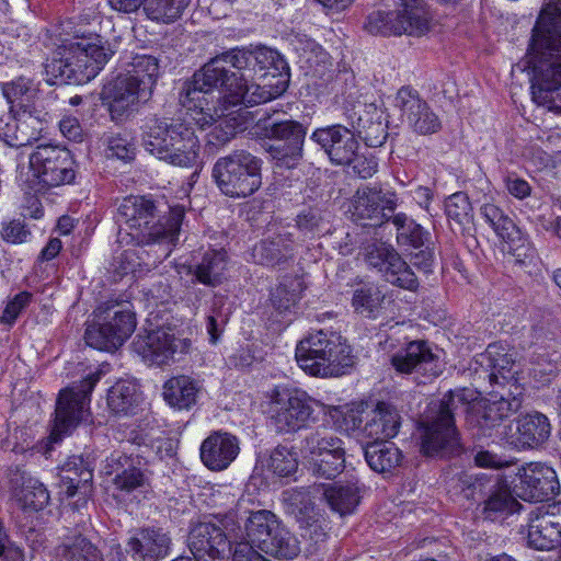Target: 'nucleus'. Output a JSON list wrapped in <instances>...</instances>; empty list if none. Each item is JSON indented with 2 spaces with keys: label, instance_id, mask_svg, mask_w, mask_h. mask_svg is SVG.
Masks as SVG:
<instances>
[{
  "label": "nucleus",
  "instance_id": "obj_49",
  "mask_svg": "<svg viewBox=\"0 0 561 561\" xmlns=\"http://www.w3.org/2000/svg\"><path fill=\"white\" fill-rule=\"evenodd\" d=\"M260 550L276 559L291 560L301 549L297 537L285 526L274 534L273 539H267Z\"/></svg>",
  "mask_w": 561,
  "mask_h": 561
},
{
  "label": "nucleus",
  "instance_id": "obj_64",
  "mask_svg": "<svg viewBox=\"0 0 561 561\" xmlns=\"http://www.w3.org/2000/svg\"><path fill=\"white\" fill-rule=\"evenodd\" d=\"M259 359H261V356L257 355L255 347L253 345H245L237 348L233 354L228 357L227 364L237 369H245L251 367Z\"/></svg>",
  "mask_w": 561,
  "mask_h": 561
},
{
  "label": "nucleus",
  "instance_id": "obj_36",
  "mask_svg": "<svg viewBox=\"0 0 561 561\" xmlns=\"http://www.w3.org/2000/svg\"><path fill=\"white\" fill-rule=\"evenodd\" d=\"M192 268H194L195 280H221V278L233 277L230 274L232 264L224 248L208 249L198 263L188 266V272Z\"/></svg>",
  "mask_w": 561,
  "mask_h": 561
},
{
  "label": "nucleus",
  "instance_id": "obj_43",
  "mask_svg": "<svg viewBox=\"0 0 561 561\" xmlns=\"http://www.w3.org/2000/svg\"><path fill=\"white\" fill-rule=\"evenodd\" d=\"M141 400L136 382L121 379L107 392V405L117 415L133 414Z\"/></svg>",
  "mask_w": 561,
  "mask_h": 561
},
{
  "label": "nucleus",
  "instance_id": "obj_40",
  "mask_svg": "<svg viewBox=\"0 0 561 561\" xmlns=\"http://www.w3.org/2000/svg\"><path fill=\"white\" fill-rule=\"evenodd\" d=\"M481 505V516L491 522L504 519L522 507L518 501L511 494L510 490L501 485L499 481Z\"/></svg>",
  "mask_w": 561,
  "mask_h": 561
},
{
  "label": "nucleus",
  "instance_id": "obj_55",
  "mask_svg": "<svg viewBox=\"0 0 561 561\" xmlns=\"http://www.w3.org/2000/svg\"><path fill=\"white\" fill-rule=\"evenodd\" d=\"M364 27L373 35L390 36L400 35L402 25L397 21L396 10H376L367 15Z\"/></svg>",
  "mask_w": 561,
  "mask_h": 561
},
{
  "label": "nucleus",
  "instance_id": "obj_54",
  "mask_svg": "<svg viewBox=\"0 0 561 561\" xmlns=\"http://www.w3.org/2000/svg\"><path fill=\"white\" fill-rule=\"evenodd\" d=\"M445 214L449 220L463 228L473 220V208L465 192H456L445 199Z\"/></svg>",
  "mask_w": 561,
  "mask_h": 561
},
{
  "label": "nucleus",
  "instance_id": "obj_28",
  "mask_svg": "<svg viewBox=\"0 0 561 561\" xmlns=\"http://www.w3.org/2000/svg\"><path fill=\"white\" fill-rule=\"evenodd\" d=\"M239 50L250 55L247 69L252 65L254 67L257 66L260 70H266L265 76L268 75L277 78V81L271 84V89H266L273 93L272 100L286 91L289 83L290 69L285 58L277 50L267 47L257 48L256 50L242 47Z\"/></svg>",
  "mask_w": 561,
  "mask_h": 561
},
{
  "label": "nucleus",
  "instance_id": "obj_53",
  "mask_svg": "<svg viewBox=\"0 0 561 561\" xmlns=\"http://www.w3.org/2000/svg\"><path fill=\"white\" fill-rule=\"evenodd\" d=\"M299 528L309 553H316L321 550L329 538V523L322 515L316 516L311 520H306V523L299 525Z\"/></svg>",
  "mask_w": 561,
  "mask_h": 561
},
{
  "label": "nucleus",
  "instance_id": "obj_25",
  "mask_svg": "<svg viewBox=\"0 0 561 561\" xmlns=\"http://www.w3.org/2000/svg\"><path fill=\"white\" fill-rule=\"evenodd\" d=\"M172 539L161 527L138 528L126 543V552L135 561H161L170 554Z\"/></svg>",
  "mask_w": 561,
  "mask_h": 561
},
{
  "label": "nucleus",
  "instance_id": "obj_56",
  "mask_svg": "<svg viewBox=\"0 0 561 561\" xmlns=\"http://www.w3.org/2000/svg\"><path fill=\"white\" fill-rule=\"evenodd\" d=\"M268 468L280 478L291 477L298 469L296 453L285 446H277L270 456Z\"/></svg>",
  "mask_w": 561,
  "mask_h": 561
},
{
  "label": "nucleus",
  "instance_id": "obj_46",
  "mask_svg": "<svg viewBox=\"0 0 561 561\" xmlns=\"http://www.w3.org/2000/svg\"><path fill=\"white\" fill-rule=\"evenodd\" d=\"M57 556L60 561H104L100 549L82 535L67 538L57 547Z\"/></svg>",
  "mask_w": 561,
  "mask_h": 561
},
{
  "label": "nucleus",
  "instance_id": "obj_14",
  "mask_svg": "<svg viewBox=\"0 0 561 561\" xmlns=\"http://www.w3.org/2000/svg\"><path fill=\"white\" fill-rule=\"evenodd\" d=\"M271 115L265 112L259 118L256 126L262 129L264 137L278 140L280 144L270 145L266 149L274 160L287 168L296 167L304 157V144L307 128L299 122L285 119L270 122Z\"/></svg>",
  "mask_w": 561,
  "mask_h": 561
},
{
  "label": "nucleus",
  "instance_id": "obj_60",
  "mask_svg": "<svg viewBox=\"0 0 561 561\" xmlns=\"http://www.w3.org/2000/svg\"><path fill=\"white\" fill-rule=\"evenodd\" d=\"M106 156L122 161H131L136 154L135 145L122 135H114L107 138Z\"/></svg>",
  "mask_w": 561,
  "mask_h": 561
},
{
  "label": "nucleus",
  "instance_id": "obj_8",
  "mask_svg": "<svg viewBox=\"0 0 561 561\" xmlns=\"http://www.w3.org/2000/svg\"><path fill=\"white\" fill-rule=\"evenodd\" d=\"M262 164L261 158L248 150L237 149L215 162L211 178L224 195L245 198L262 185Z\"/></svg>",
  "mask_w": 561,
  "mask_h": 561
},
{
  "label": "nucleus",
  "instance_id": "obj_13",
  "mask_svg": "<svg viewBox=\"0 0 561 561\" xmlns=\"http://www.w3.org/2000/svg\"><path fill=\"white\" fill-rule=\"evenodd\" d=\"M101 375V371L89 374L79 385L60 390L49 436L53 443L60 442L80 424L84 410L90 404V394L100 381Z\"/></svg>",
  "mask_w": 561,
  "mask_h": 561
},
{
  "label": "nucleus",
  "instance_id": "obj_30",
  "mask_svg": "<svg viewBox=\"0 0 561 561\" xmlns=\"http://www.w3.org/2000/svg\"><path fill=\"white\" fill-rule=\"evenodd\" d=\"M474 380H486L491 387L501 380L514 379L517 371L513 370L515 360L508 353H501L496 345H489L486 351L479 354L474 359Z\"/></svg>",
  "mask_w": 561,
  "mask_h": 561
},
{
  "label": "nucleus",
  "instance_id": "obj_57",
  "mask_svg": "<svg viewBox=\"0 0 561 561\" xmlns=\"http://www.w3.org/2000/svg\"><path fill=\"white\" fill-rule=\"evenodd\" d=\"M2 93L11 107L19 108L21 103H30L32 96L36 93L32 81L24 77H20L11 82L3 83Z\"/></svg>",
  "mask_w": 561,
  "mask_h": 561
},
{
  "label": "nucleus",
  "instance_id": "obj_23",
  "mask_svg": "<svg viewBox=\"0 0 561 561\" xmlns=\"http://www.w3.org/2000/svg\"><path fill=\"white\" fill-rule=\"evenodd\" d=\"M548 417L539 412L519 416L503 427L502 440L518 450L533 449L543 445L550 437Z\"/></svg>",
  "mask_w": 561,
  "mask_h": 561
},
{
  "label": "nucleus",
  "instance_id": "obj_37",
  "mask_svg": "<svg viewBox=\"0 0 561 561\" xmlns=\"http://www.w3.org/2000/svg\"><path fill=\"white\" fill-rule=\"evenodd\" d=\"M392 301L375 283H367L356 289L352 298L354 311L365 318L376 319L382 314L386 305Z\"/></svg>",
  "mask_w": 561,
  "mask_h": 561
},
{
  "label": "nucleus",
  "instance_id": "obj_32",
  "mask_svg": "<svg viewBox=\"0 0 561 561\" xmlns=\"http://www.w3.org/2000/svg\"><path fill=\"white\" fill-rule=\"evenodd\" d=\"M295 237L289 231L279 232L253 247L252 257L256 264L277 266L294 257Z\"/></svg>",
  "mask_w": 561,
  "mask_h": 561
},
{
  "label": "nucleus",
  "instance_id": "obj_48",
  "mask_svg": "<svg viewBox=\"0 0 561 561\" xmlns=\"http://www.w3.org/2000/svg\"><path fill=\"white\" fill-rule=\"evenodd\" d=\"M130 66L131 69L126 75L141 84L145 95H152L157 79L160 76L158 58L151 55H136Z\"/></svg>",
  "mask_w": 561,
  "mask_h": 561
},
{
  "label": "nucleus",
  "instance_id": "obj_7",
  "mask_svg": "<svg viewBox=\"0 0 561 561\" xmlns=\"http://www.w3.org/2000/svg\"><path fill=\"white\" fill-rule=\"evenodd\" d=\"M295 358L305 373L314 377L341 376L353 365L345 340L327 330L311 332L299 341Z\"/></svg>",
  "mask_w": 561,
  "mask_h": 561
},
{
  "label": "nucleus",
  "instance_id": "obj_61",
  "mask_svg": "<svg viewBox=\"0 0 561 561\" xmlns=\"http://www.w3.org/2000/svg\"><path fill=\"white\" fill-rule=\"evenodd\" d=\"M491 393L496 396L499 401H503L505 403H518V410L522 408L523 403V387L517 382L516 377L514 376L513 380L501 382H495Z\"/></svg>",
  "mask_w": 561,
  "mask_h": 561
},
{
  "label": "nucleus",
  "instance_id": "obj_19",
  "mask_svg": "<svg viewBox=\"0 0 561 561\" xmlns=\"http://www.w3.org/2000/svg\"><path fill=\"white\" fill-rule=\"evenodd\" d=\"M514 491L524 501L543 502L559 493L560 483L552 467L541 462H529L518 469Z\"/></svg>",
  "mask_w": 561,
  "mask_h": 561
},
{
  "label": "nucleus",
  "instance_id": "obj_27",
  "mask_svg": "<svg viewBox=\"0 0 561 561\" xmlns=\"http://www.w3.org/2000/svg\"><path fill=\"white\" fill-rule=\"evenodd\" d=\"M240 453L239 439L227 432H213L199 448L201 460L211 471L226 470Z\"/></svg>",
  "mask_w": 561,
  "mask_h": 561
},
{
  "label": "nucleus",
  "instance_id": "obj_21",
  "mask_svg": "<svg viewBox=\"0 0 561 561\" xmlns=\"http://www.w3.org/2000/svg\"><path fill=\"white\" fill-rule=\"evenodd\" d=\"M108 102L112 121L122 123L134 114L140 103L147 102L151 95H145L141 84L126 73H119L108 81L102 91Z\"/></svg>",
  "mask_w": 561,
  "mask_h": 561
},
{
  "label": "nucleus",
  "instance_id": "obj_38",
  "mask_svg": "<svg viewBox=\"0 0 561 561\" xmlns=\"http://www.w3.org/2000/svg\"><path fill=\"white\" fill-rule=\"evenodd\" d=\"M364 456L371 470L385 473L400 466L401 450L388 440H373L364 446Z\"/></svg>",
  "mask_w": 561,
  "mask_h": 561
},
{
  "label": "nucleus",
  "instance_id": "obj_34",
  "mask_svg": "<svg viewBox=\"0 0 561 561\" xmlns=\"http://www.w3.org/2000/svg\"><path fill=\"white\" fill-rule=\"evenodd\" d=\"M480 215L495 234L508 244L511 250H516L523 245L524 233L510 215L499 205L494 203L482 204Z\"/></svg>",
  "mask_w": 561,
  "mask_h": 561
},
{
  "label": "nucleus",
  "instance_id": "obj_41",
  "mask_svg": "<svg viewBox=\"0 0 561 561\" xmlns=\"http://www.w3.org/2000/svg\"><path fill=\"white\" fill-rule=\"evenodd\" d=\"M497 481L496 478L488 474L460 472L453 479L451 488L455 493L481 505L486 495L495 488Z\"/></svg>",
  "mask_w": 561,
  "mask_h": 561
},
{
  "label": "nucleus",
  "instance_id": "obj_10",
  "mask_svg": "<svg viewBox=\"0 0 561 561\" xmlns=\"http://www.w3.org/2000/svg\"><path fill=\"white\" fill-rule=\"evenodd\" d=\"M318 402L298 389L275 387L270 393L268 414L277 433H294L316 422Z\"/></svg>",
  "mask_w": 561,
  "mask_h": 561
},
{
  "label": "nucleus",
  "instance_id": "obj_26",
  "mask_svg": "<svg viewBox=\"0 0 561 561\" xmlns=\"http://www.w3.org/2000/svg\"><path fill=\"white\" fill-rule=\"evenodd\" d=\"M60 491L66 499L79 495L87 503L92 492L93 468L83 456H71L59 467Z\"/></svg>",
  "mask_w": 561,
  "mask_h": 561
},
{
  "label": "nucleus",
  "instance_id": "obj_58",
  "mask_svg": "<svg viewBox=\"0 0 561 561\" xmlns=\"http://www.w3.org/2000/svg\"><path fill=\"white\" fill-rule=\"evenodd\" d=\"M145 465L146 463L141 460V462L129 467V470H126L124 474L114 478L113 483L116 489L130 493L137 489L144 488L148 483V477L142 468Z\"/></svg>",
  "mask_w": 561,
  "mask_h": 561
},
{
  "label": "nucleus",
  "instance_id": "obj_29",
  "mask_svg": "<svg viewBox=\"0 0 561 561\" xmlns=\"http://www.w3.org/2000/svg\"><path fill=\"white\" fill-rule=\"evenodd\" d=\"M401 421L396 405L379 401L374 409L366 412L363 435L373 440H388L398 435Z\"/></svg>",
  "mask_w": 561,
  "mask_h": 561
},
{
  "label": "nucleus",
  "instance_id": "obj_47",
  "mask_svg": "<svg viewBox=\"0 0 561 561\" xmlns=\"http://www.w3.org/2000/svg\"><path fill=\"white\" fill-rule=\"evenodd\" d=\"M278 520L279 518L268 510L250 512L244 523V531L249 543L256 545L260 549L268 539V531H272L273 527H278Z\"/></svg>",
  "mask_w": 561,
  "mask_h": 561
},
{
  "label": "nucleus",
  "instance_id": "obj_59",
  "mask_svg": "<svg viewBox=\"0 0 561 561\" xmlns=\"http://www.w3.org/2000/svg\"><path fill=\"white\" fill-rule=\"evenodd\" d=\"M137 462H141V457L139 455L134 456L133 454L126 455L122 451H113L104 460L102 472L106 476H114V478H117V476L124 474L126 470H129V467Z\"/></svg>",
  "mask_w": 561,
  "mask_h": 561
},
{
  "label": "nucleus",
  "instance_id": "obj_24",
  "mask_svg": "<svg viewBox=\"0 0 561 561\" xmlns=\"http://www.w3.org/2000/svg\"><path fill=\"white\" fill-rule=\"evenodd\" d=\"M396 106L408 125L419 135L435 134L442 128L438 116L430 105L420 98L417 91L402 87L396 96Z\"/></svg>",
  "mask_w": 561,
  "mask_h": 561
},
{
  "label": "nucleus",
  "instance_id": "obj_15",
  "mask_svg": "<svg viewBox=\"0 0 561 561\" xmlns=\"http://www.w3.org/2000/svg\"><path fill=\"white\" fill-rule=\"evenodd\" d=\"M30 167L43 186L70 184L76 178L71 152L56 145H39L30 156Z\"/></svg>",
  "mask_w": 561,
  "mask_h": 561
},
{
  "label": "nucleus",
  "instance_id": "obj_11",
  "mask_svg": "<svg viewBox=\"0 0 561 561\" xmlns=\"http://www.w3.org/2000/svg\"><path fill=\"white\" fill-rule=\"evenodd\" d=\"M299 448L307 460L308 470L316 478L333 480L345 469L344 443L325 430L308 433Z\"/></svg>",
  "mask_w": 561,
  "mask_h": 561
},
{
  "label": "nucleus",
  "instance_id": "obj_16",
  "mask_svg": "<svg viewBox=\"0 0 561 561\" xmlns=\"http://www.w3.org/2000/svg\"><path fill=\"white\" fill-rule=\"evenodd\" d=\"M12 116L0 126V139L8 146L20 148L37 140L48 119V113L35 104L21 103L19 108L11 107Z\"/></svg>",
  "mask_w": 561,
  "mask_h": 561
},
{
  "label": "nucleus",
  "instance_id": "obj_3",
  "mask_svg": "<svg viewBox=\"0 0 561 561\" xmlns=\"http://www.w3.org/2000/svg\"><path fill=\"white\" fill-rule=\"evenodd\" d=\"M185 217L181 205L169 207L160 215L154 202L145 196H127L117 208L119 225L117 242L122 245L174 244Z\"/></svg>",
  "mask_w": 561,
  "mask_h": 561
},
{
  "label": "nucleus",
  "instance_id": "obj_44",
  "mask_svg": "<svg viewBox=\"0 0 561 561\" xmlns=\"http://www.w3.org/2000/svg\"><path fill=\"white\" fill-rule=\"evenodd\" d=\"M282 500L286 513L291 515L299 525L321 515L311 499L309 488L287 489L282 493Z\"/></svg>",
  "mask_w": 561,
  "mask_h": 561
},
{
  "label": "nucleus",
  "instance_id": "obj_17",
  "mask_svg": "<svg viewBox=\"0 0 561 561\" xmlns=\"http://www.w3.org/2000/svg\"><path fill=\"white\" fill-rule=\"evenodd\" d=\"M398 206V196L391 190H385L378 185L365 186L357 190L354 202L352 218L362 226H379L391 220Z\"/></svg>",
  "mask_w": 561,
  "mask_h": 561
},
{
  "label": "nucleus",
  "instance_id": "obj_42",
  "mask_svg": "<svg viewBox=\"0 0 561 561\" xmlns=\"http://www.w3.org/2000/svg\"><path fill=\"white\" fill-rule=\"evenodd\" d=\"M397 230V243L404 249H421L430 244L431 233L404 213L392 215L390 220Z\"/></svg>",
  "mask_w": 561,
  "mask_h": 561
},
{
  "label": "nucleus",
  "instance_id": "obj_33",
  "mask_svg": "<svg viewBox=\"0 0 561 561\" xmlns=\"http://www.w3.org/2000/svg\"><path fill=\"white\" fill-rule=\"evenodd\" d=\"M397 7L396 14L400 35L422 36L431 28L432 14L423 0H391Z\"/></svg>",
  "mask_w": 561,
  "mask_h": 561
},
{
  "label": "nucleus",
  "instance_id": "obj_50",
  "mask_svg": "<svg viewBox=\"0 0 561 561\" xmlns=\"http://www.w3.org/2000/svg\"><path fill=\"white\" fill-rule=\"evenodd\" d=\"M324 497L332 511L341 516L351 514L359 503V488L355 483L325 489Z\"/></svg>",
  "mask_w": 561,
  "mask_h": 561
},
{
  "label": "nucleus",
  "instance_id": "obj_45",
  "mask_svg": "<svg viewBox=\"0 0 561 561\" xmlns=\"http://www.w3.org/2000/svg\"><path fill=\"white\" fill-rule=\"evenodd\" d=\"M331 211L323 206L305 207L296 216L297 229L307 238L313 239L331 230Z\"/></svg>",
  "mask_w": 561,
  "mask_h": 561
},
{
  "label": "nucleus",
  "instance_id": "obj_12",
  "mask_svg": "<svg viewBox=\"0 0 561 561\" xmlns=\"http://www.w3.org/2000/svg\"><path fill=\"white\" fill-rule=\"evenodd\" d=\"M420 249L411 257V264H408L398 251L385 242L373 243L367 247L365 261L367 265L380 273L382 276H397L396 280H417V274L427 276L433 268L434 251L430 244Z\"/></svg>",
  "mask_w": 561,
  "mask_h": 561
},
{
  "label": "nucleus",
  "instance_id": "obj_51",
  "mask_svg": "<svg viewBox=\"0 0 561 561\" xmlns=\"http://www.w3.org/2000/svg\"><path fill=\"white\" fill-rule=\"evenodd\" d=\"M191 0H145L144 12L158 23L169 24L178 20Z\"/></svg>",
  "mask_w": 561,
  "mask_h": 561
},
{
  "label": "nucleus",
  "instance_id": "obj_63",
  "mask_svg": "<svg viewBox=\"0 0 561 561\" xmlns=\"http://www.w3.org/2000/svg\"><path fill=\"white\" fill-rule=\"evenodd\" d=\"M0 234L4 241L19 244L27 241L31 231L24 224V220L13 219L8 222H2Z\"/></svg>",
  "mask_w": 561,
  "mask_h": 561
},
{
  "label": "nucleus",
  "instance_id": "obj_62",
  "mask_svg": "<svg viewBox=\"0 0 561 561\" xmlns=\"http://www.w3.org/2000/svg\"><path fill=\"white\" fill-rule=\"evenodd\" d=\"M32 299L33 295L28 291H21L14 295V297L8 301L2 316L0 317V322L12 325L22 311L28 307Z\"/></svg>",
  "mask_w": 561,
  "mask_h": 561
},
{
  "label": "nucleus",
  "instance_id": "obj_9",
  "mask_svg": "<svg viewBox=\"0 0 561 561\" xmlns=\"http://www.w3.org/2000/svg\"><path fill=\"white\" fill-rule=\"evenodd\" d=\"M102 318L99 325H88L84 333L85 343L99 351L118 350L134 333L136 314L127 300L110 299L99 306Z\"/></svg>",
  "mask_w": 561,
  "mask_h": 561
},
{
  "label": "nucleus",
  "instance_id": "obj_5",
  "mask_svg": "<svg viewBox=\"0 0 561 561\" xmlns=\"http://www.w3.org/2000/svg\"><path fill=\"white\" fill-rule=\"evenodd\" d=\"M114 51L100 35L67 41L58 46L45 64L50 85L84 84L94 79Z\"/></svg>",
  "mask_w": 561,
  "mask_h": 561
},
{
  "label": "nucleus",
  "instance_id": "obj_18",
  "mask_svg": "<svg viewBox=\"0 0 561 561\" xmlns=\"http://www.w3.org/2000/svg\"><path fill=\"white\" fill-rule=\"evenodd\" d=\"M191 344L190 339L176 335L174 329L160 327L139 337L135 347L145 360L163 366L174 362L176 355L188 353Z\"/></svg>",
  "mask_w": 561,
  "mask_h": 561
},
{
  "label": "nucleus",
  "instance_id": "obj_1",
  "mask_svg": "<svg viewBox=\"0 0 561 561\" xmlns=\"http://www.w3.org/2000/svg\"><path fill=\"white\" fill-rule=\"evenodd\" d=\"M474 397L472 390H450L430 403L421 423L422 451L426 456L450 457L461 453L460 433L456 415L466 412V425L473 437L502 440L504 421L518 411V403Z\"/></svg>",
  "mask_w": 561,
  "mask_h": 561
},
{
  "label": "nucleus",
  "instance_id": "obj_52",
  "mask_svg": "<svg viewBox=\"0 0 561 561\" xmlns=\"http://www.w3.org/2000/svg\"><path fill=\"white\" fill-rule=\"evenodd\" d=\"M527 542L529 547L542 551L552 550L561 545L558 535H554V531H550L545 524L539 522L538 516L533 511L528 523Z\"/></svg>",
  "mask_w": 561,
  "mask_h": 561
},
{
  "label": "nucleus",
  "instance_id": "obj_35",
  "mask_svg": "<svg viewBox=\"0 0 561 561\" xmlns=\"http://www.w3.org/2000/svg\"><path fill=\"white\" fill-rule=\"evenodd\" d=\"M11 483L15 489H20L16 496L25 510L38 512L49 503L50 495L47 488L26 471L16 469L11 478Z\"/></svg>",
  "mask_w": 561,
  "mask_h": 561
},
{
  "label": "nucleus",
  "instance_id": "obj_6",
  "mask_svg": "<svg viewBox=\"0 0 561 561\" xmlns=\"http://www.w3.org/2000/svg\"><path fill=\"white\" fill-rule=\"evenodd\" d=\"M142 146L157 159L181 168L194 167L201 150L199 139L191 123L158 116L147 118Z\"/></svg>",
  "mask_w": 561,
  "mask_h": 561
},
{
  "label": "nucleus",
  "instance_id": "obj_20",
  "mask_svg": "<svg viewBox=\"0 0 561 561\" xmlns=\"http://www.w3.org/2000/svg\"><path fill=\"white\" fill-rule=\"evenodd\" d=\"M394 369L401 374L416 373L430 379L437 378L445 369L439 350L423 340H415L391 357Z\"/></svg>",
  "mask_w": 561,
  "mask_h": 561
},
{
  "label": "nucleus",
  "instance_id": "obj_2",
  "mask_svg": "<svg viewBox=\"0 0 561 561\" xmlns=\"http://www.w3.org/2000/svg\"><path fill=\"white\" fill-rule=\"evenodd\" d=\"M249 54L239 47L225 50L209 59L185 82L180 101L201 129L215 124L216 116L232 107H250L272 100L265 87L249 84L242 75L230 71L247 69Z\"/></svg>",
  "mask_w": 561,
  "mask_h": 561
},
{
  "label": "nucleus",
  "instance_id": "obj_4",
  "mask_svg": "<svg viewBox=\"0 0 561 561\" xmlns=\"http://www.w3.org/2000/svg\"><path fill=\"white\" fill-rule=\"evenodd\" d=\"M528 51L534 102L561 111V15L536 23Z\"/></svg>",
  "mask_w": 561,
  "mask_h": 561
},
{
  "label": "nucleus",
  "instance_id": "obj_22",
  "mask_svg": "<svg viewBox=\"0 0 561 561\" xmlns=\"http://www.w3.org/2000/svg\"><path fill=\"white\" fill-rule=\"evenodd\" d=\"M310 140L319 146L331 164L336 167L350 164L355 152L359 150L354 130L342 124L316 128L310 135Z\"/></svg>",
  "mask_w": 561,
  "mask_h": 561
},
{
  "label": "nucleus",
  "instance_id": "obj_31",
  "mask_svg": "<svg viewBox=\"0 0 561 561\" xmlns=\"http://www.w3.org/2000/svg\"><path fill=\"white\" fill-rule=\"evenodd\" d=\"M203 383L188 376L178 375L164 381L162 396L167 404L178 411H190L198 401Z\"/></svg>",
  "mask_w": 561,
  "mask_h": 561
},
{
  "label": "nucleus",
  "instance_id": "obj_39",
  "mask_svg": "<svg viewBox=\"0 0 561 561\" xmlns=\"http://www.w3.org/2000/svg\"><path fill=\"white\" fill-rule=\"evenodd\" d=\"M304 289L302 283H277L271 287L270 305L276 316L290 322L291 316L297 312Z\"/></svg>",
  "mask_w": 561,
  "mask_h": 561
}]
</instances>
